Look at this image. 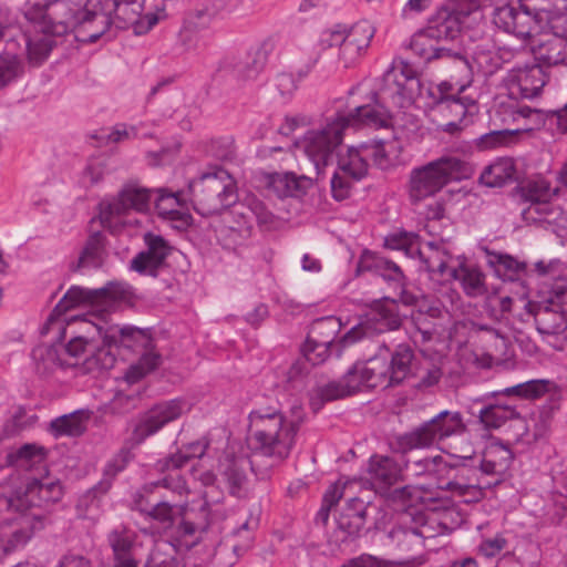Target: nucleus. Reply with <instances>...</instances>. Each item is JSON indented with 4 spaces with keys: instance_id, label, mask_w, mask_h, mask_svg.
Masks as SVG:
<instances>
[{
    "instance_id": "18",
    "label": "nucleus",
    "mask_w": 567,
    "mask_h": 567,
    "mask_svg": "<svg viewBox=\"0 0 567 567\" xmlns=\"http://www.w3.org/2000/svg\"><path fill=\"white\" fill-rule=\"evenodd\" d=\"M118 332L123 340L132 339L143 348V353L138 361L130 365L125 373V380L128 383H136L146 374L159 367L162 363V355L156 350L155 344L146 330L124 326L118 329Z\"/></svg>"
},
{
    "instance_id": "49",
    "label": "nucleus",
    "mask_w": 567,
    "mask_h": 567,
    "mask_svg": "<svg viewBox=\"0 0 567 567\" xmlns=\"http://www.w3.org/2000/svg\"><path fill=\"white\" fill-rule=\"evenodd\" d=\"M445 468H447V464L440 455L405 461V470L411 476L436 474Z\"/></svg>"
},
{
    "instance_id": "47",
    "label": "nucleus",
    "mask_w": 567,
    "mask_h": 567,
    "mask_svg": "<svg viewBox=\"0 0 567 567\" xmlns=\"http://www.w3.org/2000/svg\"><path fill=\"white\" fill-rule=\"evenodd\" d=\"M104 236L101 233L91 235L82 250L79 262L83 267H100L104 260Z\"/></svg>"
},
{
    "instance_id": "30",
    "label": "nucleus",
    "mask_w": 567,
    "mask_h": 567,
    "mask_svg": "<svg viewBox=\"0 0 567 567\" xmlns=\"http://www.w3.org/2000/svg\"><path fill=\"white\" fill-rule=\"evenodd\" d=\"M415 256L424 264L426 270L432 275H439L442 278H449L451 268L447 264L451 259V254L447 250L444 241H426L415 248Z\"/></svg>"
},
{
    "instance_id": "1",
    "label": "nucleus",
    "mask_w": 567,
    "mask_h": 567,
    "mask_svg": "<svg viewBox=\"0 0 567 567\" xmlns=\"http://www.w3.org/2000/svg\"><path fill=\"white\" fill-rule=\"evenodd\" d=\"M419 80L406 63L392 64L380 79L374 92V105H360L351 112L337 113L324 124L309 130L300 142V147L313 163L319 174L331 161L336 148L342 143L347 127L360 125L385 127L390 123L391 109H404L412 104Z\"/></svg>"
},
{
    "instance_id": "13",
    "label": "nucleus",
    "mask_w": 567,
    "mask_h": 567,
    "mask_svg": "<svg viewBox=\"0 0 567 567\" xmlns=\"http://www.w3.org/2000/svg\"><path fill=\"white\" fill-rule=\"evenodd\" d=\"M478 9L475 0H445L430 18L426 28L441 40H453L463 30L466 20Z\"/></svg>"
},
{
    "instance_id": "4",
    "label": "nucleus",
    "mask_w": 567,
    "mask_h": 567,
    "mask_svg": "<svg viewBox=\"0 0 567 567\" xmlns=\"http://www.w3.org/2000/svg\"><path fill=\"white\" fill-rule=\"evenodd\" d=\"M535 271L540 282L534 300H527L525 311L533 316L540 334H560L567 329V318L563 310L567 298V266L558 259L539 260Z\"/></svg>"
},
{
    "instance_id": "5",
    "label": "nucleus",
    "mask_w": 567,
    "mask_h": 567,
    "mask_svg": "<svg viewBox=\"0 0 567 567\" xmlns=\"http://www.w3.org/2000/svg\"><path fill=\"white\" fill-rule=\"evenodd\" d=\"M473 167L470 163L455 157L443 156L414 168L410 175L409 196L412 203H420L434 196L453 181L472 177Z\"/></svg>"
},
{
    "instance_id": "32",
    "label": "nucleus",
    "mask_w": 567,
    "mask_h": 567,
    "mask_svg": "<svg viewBox=\"0 0 567 567\" xmlns=\"http://www.w3.org/2000/svg\"><path fill=\"white\" fill-rule=\"evenodd\" d=\"M155 209L162 219L172 221L174 228L181 229L189 225L190 216L184 210L177 194L157 189Z\"/></svg>"
},
{
    "instance_id": "6",
    "label": "nucleus",
    "mask_w": 567,
    "mask_h": 567,
    "mask_svg": "<svg viewBox=\"0 0 567 567\" xmlns=\"http://www.w3.org/2000/svg\"><path fill=\"white\" fill-rule=\"evenodd\" d=\"M189 192L193 207L202 216L218 214L237 199L235 181L221 167L203 173L189 184Z\"/></svg>"
},
{
    "instance_id": "10",
    "label": "nucleus",
    "mask_w": 567,
    "mask_h": 567,
    "mask_svg": "<svg viewBox=\"0 0 567 567\" xmlns=\"http://www.w3.org/2000/svg\"><path fill=\"white\" fill-rule=\"evenodd\" d=\"M522 197L528 206L522 210V217L526 223L555 224L563 226L566 216L561 208L554 205L550 199L556 189L543 177L527 181L520 187Z\"/></svg>"
},
{
    "instance_id": "57",
    "label": "nucleus",
    "mask_w": 567,
    "mask_h": 567,
    "mask_svg": "<svg viewBox=\"0 0 567 567\" xmlns=\"http://www.w3.org/2000/svg\"><path fill=\"white\" fill-rule=\"evenodd\" d=\"M22 72V65L16 54L0 55V89L14 81Z\"/></svg>"
},
{
    "instance_id": "35",
    "label": "nucleus",
    "mask_w": 567,
    "mask_h": 567,
    "mask_svg": "<svg viewBox=\"0 0 567 567\" xmlns=\"http://www.w3.org/2000/svg\"><path fill=\"white\" fill-rule=\"evenodd\" d=\"M486 264L494 270L495 275L504 281L518 280L526 270V264L519 261L508 254L497 252L484 248Z\"/></svg>"
},
{
    "instance_id": "37",
    "label": "nucleus",
    "mask_w": 567,
    "mask_h": 567,
    "mask_svg": "<svg viewBox=\"0 0 567 567\" xmlns=\"http://www.w3.org/2000/svg\"><path fill=\"white\" fill-rule=\"evenodd\" d=\"M437 41L440 40L432 35L425 27L412 35L409 48L416 56L426 63L440 61L441 58H445L447 54L445 47L436 45Z\"/></svg>"
},
{
    "instance_id": "27",
    "label": "nucleus",
    "mask_w": 567,
    "mask_h": 567,
    "mask_svg": "<svg viewBox=\"0 0 567 567\" xmlns=\"http://www.w3.org/2000/svg\"><path fill=\"white\" fill-rule=\"evenodd\" d=\"M237 206L223 213L221 224L216 227L220 244L227 249H236L246 245L252 234V223L248 218L236 216Z\"/></svg>"
},
{
    "instance_id": "48",
    "label": "nucleus",
    "mask_w": 567,
    "mask_h": 567,
    "mask_svg": "<svg viewBox=\"0 0 567 567\" xmlns=\"http://www.w3.org/2000/svg\"><path fill=\"white\" fill-rule=\"evenodd\" d=\"M514 413L515 411L509 406L488 405L480 411L478 424L483 430L499 429Z\"/></svg>"
},
{
    "instance_id": "2",
    "label": "nucleus",
    "mask_w": 567,
    "mask_h": 567,
    "mask_svg": "<svg viewBox=\"0 0 567 567\" xmlns=\"http://www.w3.org/2000/svg\"><path fill=\"white\" fill-rule=\"evenodd\" d=\"M144 3L145 0H86L82 8L73 10L65 0H29L27 14L47 16L54 21V33L65 34L72 29L78 41L94 43L101 38L110 39L113 27H132L135 34L148 32L158 18L155 13L143 16Z\"/></svg>"
},
{
    "instance_id": "23",
    "label": "nucleus",
    "mask_w": 567,
    "mask_h": 567,
    "mask_svg": "<svg viewBox=\"0 0 567 567\" xmlns=\"http://www.w3.org/2000/svg\"><path fill=\"white\" fill-rule=\"evenodd\" d=\"M504 82L512 99H533L544 87L546 75L539 65L532 64L512 69Z\"/></svg>"
},
{
    "instance_id": "14",
    "label": "nucleus",
    "mask_w": 567,
    "mask_h": 567,
    "mask_svg": "<svg viewBox=\"0 0 567 567\" xmlns=\"http://www.w3.org/2000/svg\"><path fill=\"white\" fill-rule=\"evenodd\" d=\"M151 190L136 183H128L123 186L118 195L112 199L103 200L100 204V220L103 227L113 229L116 219L133 209L145 212L148 209Z\"/></svg>"
},
{
    "instance_id": "33",
    "label": "nucleus",
    "mask_w": 567,
    "mask_h": 567,
    "mask_svg": "<svg viewBox=\"0 0 567 567\" xmlns=\"http://www.w3.org/2000/svg\"><path fill=\"white\" fill-rule=\"evenodd\" d=\"M401 466L389 456L372 455L369 460L368 474L371 482L380 487L386 488L401 478Z\"/></svg>"
},
{
    "instance_id": "34",
    "label": "nucleus",
    "mask_w": 567,
    "mask_h": 567,
    "mask_svg": "<svg viewBox=\"0 0 567 567\" xmlns=\"http://www.w3.org/2000/svg\"><path fill=\"white\" fill-rule=\"evenodd\" d=\"M513 461L511 449L499 442H491L483 451L481 472L486 475L502 476Z\"/></svg>"
},
{
    "instance_id": "28",
    "label": "nucleus",
    "mask_w": 567,
    "mask_h": 567,
    "mask_svg": "<svg viewBox=\"0 0 567 567\" xmlns=\"http://www.w3.org/2000/svg\"><path fill=\"white\" fill-rule=\"evenodd\" d=\"M136 533L125 526L112 529L107 535V543L112 549L111 567H138L136 557Z\"/></svg>"
},
{
    "instance_id": "12",
    "label": "nucleus",
    "mask_w": 567,
    "mask_h": 567,
    "mask_svg": "<svg viewBox=\"0 0 567 567\" xmlns=\"http://www.w3.org/2000/svg\"><path fill=\"white\" fill-rule=\"evenodd\" d=\"M548 17L549 13L546 11L533 14L528 10L505 4L494 9L493 22L497 28L530 45L537 33L544 29V22Z\"/></svg>"
},
{
    "instance_id": "8",
    "label": "nucleus",
    "mask_w": 567,
    "mask_h": 567,
    "mask_svg": "<svg viewBox=\"0 0 567 567\" xmlns=\"http://www.w3.org/2000/svg\"><path fill=\"white\" fill-rule=\"evenodd\" d=\"M127 295V286L118 282H109L106 286L97 289H87L82 287H71L64 297L56 303L52 313L48 318L47 324L62 328L63 322L58 319L59 316L69 309L79 306H91L99 312V318L104 319L107 309L116 300H122Z\"/></svg>"
},
{
    "instance_id": "11",
    "label": "nucleus",
    "mask_w": 567,
    "mask_h": 567,
    "mask_svg": "<svg viewBox=\"0 0 567 567\" xmlns=\"http://www.w3.org/2000/svg\"><path fill=\"white\" fill-rule=\"evenodd\" d=\"M370 162L380 168H386L391 161L381 141H371L358 146H350L338 156V169L352 181L367 176Z\"/></svg>"
},
{
    "instance_id": "50",
    "label": "nucleus",
    "mask_w": 567,
    "mask_h": 567,
    "mask_svg": "<svg viewBox=\"0 0 567 567\" xmlns=\"http://www.w3.org/2000/svg\"><path fill=\"white\" fill-rule=\"evenodd\" d=\"M437 102L450 110L456 117L462 120L475 109V102L470 97L460 96L461 93L450 91L445 94L439 93Z\"/></svg>"
},
{
    "instance_id": "64",
    "label": "nucleus",
    "mask_w": 567,
    "mask_h": 567,
    "mask_svg": "<svg viewBox=\"0 0 567 567\" xmlns=\"http://www.w3.org/2000/svg\"><path fill=\"white\" fill-rule=\"evenodd\" d=\"M549 429L550 417L547 413H539L537 415H533L526 427L527 441H529V436L534 441L544 439L548 434Z\"/></svg>"
},
{
    "instance_id": "56",
    "label": "nucleus",
    "mask_w": 567,
    "mask_h": 567,
    "mask_svg": "<svg viewBox=\"0 0 567 567\" xmlns=\"http://www.w3.org/2000/svg\"><path fill=\"white\" fill-rule=\"evenodd\" d=\"M245 461H228L227 466L225 467L223 475L228 484L229 492L233 495H239L246 483V474L244 467Z\"/></svg>"
},
{
    "instance_id": "29",
    "label": "nucleus",
    "mask_w": 567,
    "mask_h": 567,
    "mask_svg": "<svg viewBox=\"0 0 567 567\" xmlns=\"http://www.w3.org/2000/svg\"><path fill=\"white\" fill-rule=\"evenodd\" d=\"M121 328L118 326L110 327L103 336V343L101 346L90 344L89 355L83 361L85 372L93 373L113 368L116 357L112 346L124 341L120 337L118 329Z\"/></svg>"
},
{
    "instance_id": "16",
    "label": "nucleus",
    "mask_w": 567,
    "mask_h": 567,
    "mask_svg": "<svg viewBox=\"0 0 567 567\" xmlns=\"http://www.w3.org/2000/svg\"><path fill=\"white\" fill-rule=\"evenodd\" d=\"M373 34V29L368 22H359L349 30L328 32L323 42L329 47H338L339 61L349 68L367 52Z\"/></svg>"
},
{
    "instance_id": "24",
    "label": "nucleus",
    "mask_w": 567,
    "mask_h": 567,
    "mask_svg": "<svg viewBox=\"0 0 567 567\" xmlns=\"http://www.w3.org/2000/svg\"><path fill=\"white\" fill-rule=\"evenodd\" d=\"M14 518L0 534L4 539V546L11 553L24 547L37 532L44 528V516L38 511L28 513Z\"/></svg>"
},
{
    "instance_id": "62",
    "label": "nucleus",
    "mask_w": 567,
    "mask_h": 567,
    "mask_svg": "<svg viewBox=\"0 0 567 567\" xmlns=\"http://www.w3.org/2000/svg\"><path fill=\"white\" fill-rule=\"evenodd\" d=\"M110 173L109 161L104 157L90 159L83 172L84 183L95 185L103 181L104 176Z\"/></svg>"
},
{
    "instance_id": "44",
    "label": "nucleus",
    "mask_w": 567,
    "mask_h": 567,
    "mask_svg": "<svg viewBox=\"0 0 567 567\" xmlns=\"http://www.w3.org/2000/svg\"><path fill=\"white\" fill-rule=\"evenodd\" d=\"M32 359L39 373H49L55 368H66L75 365L61 358L59 348L51 344H39L32 350Z\"/></svg>"
},
{
    "instance_id": "9",
    "label": "nucleus",
    "mask_w": 567,
    "mask_h": 567,
    "mask_svg": "<svg viewBox=\"0 0 567 567\" xmlns=\"http://www.w3.org/2000/svg\"><path fill=\"white\" fill-rule=\"evenodd\" d=\"M465 430L466 425L460 412L444 410L415 430L401 435L398 444L403 452L429 447L450 436L461 435Z\"/></svg>"
},
{
    "instance_id": "63",
    "label": "nucleus",
    "mask_w": 567,
    "mask_h": 567,
    "mask_svg": "<svg viewBox=\"0 0 567 567\" xmlns=\"http://www.w3.org/2000/svg\"><path fill=\"white\" fill-rule=\"evenodd\" d=\"M156 486H162L181 498H187L190 489L186 480L178 473H168L161 481L155 483Z\"/></svg>"
},
{
    "instance_id": "31",
    "label": "nucleus",
    "mask_w": 567,
    "mask_h": 567,
    "mask_svg": "<svg viewBox=\"0 0 567 567\" xmlns=\"http://www.w3.org/2000/svg\"><path fill=\"white\" fill-rule=\"evenodd\" d=\"M357 270L358 272H374L385 280L394 282L396 286H402L405 280L403 271L396 264L369 250L362 252Z\"/></svg>"
},
{
    "instance_id": "58",
    "label": "nucleus",
    "mask_w": 567,
    "mask_h": 567,
    "mask_svg": "<svg viewBox=\"0 0 567 567\" xmlns=\"http://www.w3.org/2000/svg\"><path fill=\"white\" fill-rule=\"evenodd\" d=\"M145 250L152 255L155 260L159 261L162 266L165 265L166 258L172 252V246L166 239L159 235L153 233H146L144 235Z\"/></svg>"
},
{
    "instance_id": "15",
    "label": "nucleus",
    "mask_w": 567,
    "mask_h": 567,
    "mask_svg": "<svg viewBox=\"0 0 567 567\" xmlns=\"http://www.w3.org/2000/svg\"><path fill=\"white\" fill-rule=\"evenodd\" d=\"M189 409L190 405L184 399H173L155 404L138 416L132 433L133 441L136 444L143 443L166 424L179 419Z\"/></svg>"
},
{
    "instance_id": "52",
    "label": "nucleus",
    "mask_w": 567,
    "mask_h": 567,
    "mask_svg": "<svg viewBox=\"0 0 567 567\" xmlns=\"http://www.w3.org/2000/svg\"><path fill=\"white\" fill-rule=\"evenodd\" d=\"M267 187L278 197L295 196L298 190V181L291 173L272 174L267 178Z\"/></svg>"
},
{
    "instance_id": "20",
    "label": "nucleus",
    "mask_w": 567,
    "mask_h": 567,
    "mask_svg": "<svg viewBox=\"0 0 567 567\" xmlns=\"http://www.w3.org/2000/svg\"><path fill=\"white\" fill-rule=\"evenodd\" d=\"M29 0L25 4V10H28ZM25 18L33 23V30L30 34H24L23 39L27 44V52L29 61L33 64H41L50 54L53 45L55 44V37H60L61 34H56L51 31V25L53 24V19H50L47 16H40L38 18H30L24 11Z\"/></svg>"
},
{
    "instance_id": "3",
    "label": "nucleus",
    "mask_w": 567,
    "mask_h": 567,
    "mask_svg": "<svg viewBox=\"0 0 567 567\" xmlns=\"http://www.w3.org/2000/svg\"><path fill=\"white\" fill-rule=\"evenodd\" d=\"M292 411L295 416L290 420L272 408H260L249 413V441L255 451L250 461L252 470L259 466L260 457H268V466H274L290 454L302 422L301 408Z\"/></svg>"
},
{
    "instance_id": "51",
    "label": "nucleus",
    "mask_w": 567,
    "mask_h": 567,
    "mask_svg": "<svg viewBox=\"0 0 567 567\" xmlns=\"http://www.w3.org/2000/svg\"><path fill=\"white\" fill-rule=\"evenodd\" d=\"M340 324L334 317H326L317 320L307 339L312 341L323 342L329 346H334V339Z\"/></svg>"
},
{
    "instance_id": "26",
    "label": "nucleus",
    "mask_w": 567,
    "mask_h": 567,
    "mask_svg": "<svg viewBox=\"0 0 567 567\" xmlns=\"http://www.w3.org/2000/svg\"><path fill=\"white\" fill-rule=\"evenodd\" d=\"M391 544L404 557L396 561L400 566H416L422 564L417 554L423 549L426 537L424 527H403L392 528L388 534Z\"/></svg>"
},
{
    "instance_id": "45",
    "label": "nucleus",
    "mask_w": 567,
    "mask_h": 567,
    "mask_svg": "<svg viewBox=\"0 0 567 567\" xmlns=\"http://www.w3.org/2000/svg\"><path fill=\"white\" fill-rule=\"evenodd\" d=\"M145 567H184L176 547L165 540L155 543Z\"/></svg>"
},
{
    "instance_id": "25",
    "label": "nucleus",
    "mask_w": 567,
    "mask_h": 567,
    "mask_svg": "<svg viewBox=\"0 0 567 567\" xmlns=\"http://www.w3.org/2000/svg\"><path fill=\"white\" fill-rule=\"evenodd\" d=\"M446 56L440 61L449 68L450 79L437 85L439 93L445 94L450 91L464 92L473 82V66L467 56L450 48L445 49Z\"/></svg>"
},
{
    "instance_id": "54",
    "label": "nucleus",
    "mask_w": 567,
    "mask_h": 567,
    "mask_svg": "<svg viewBox=\"0 0 567 567\" xmlns=\"http://www.w3.org/2000/svg\"><path fill=\"white\" fill-rule=\"evenodd\" d=\"M447 475H449V480L440 485L441 488L443 489H446V491H457V485H467L470 483H473V482H478L477 481V473L475 470L473 468H470L465 465H461V466H451L449 467L447 466Z\"/></svg>"
},
{
    "instance_id": "38",
    "label": "nucleus",
    "mask_w": 567,
    "mask_h": 567,
    "mask_svg": "<svg viewBox=\"0 0 567 567\" xmlns=\"http://www.w3.org/2000/svg\"><path fill=\"white\" fill-rule=\"evenodd\" d=\"M192 474L196 480L200 481L203 485L207 487V489L204 492L205 504L203 509L206 511L210 516V520L215 522L225 518L226 512L218 505L223 493L218 491V488L214 485V473L210 471H205L198 474V470L193 466Z\"/></svg>"
},
{
    "instance_id": "60",
    "label": "nucleus",
    "mask_w": 567,
    "mask_h": 567,
    "mask_svg": "<svg viewBox=\"0 0 567 567\" xmlns=\"http://www.w3.org/2000/svg\"><path fill=\"white\" fill-rule=\"evenodd\" d=\"M130 267L140 275L156 277L164 266L144 249L131 260Z\"/></svg>"
},
{
    "instance_id": "43",
    "label": "nucleus",
    "mask_w": 567,
    "mask_h": 567,
    "mask_svg": "<svg viewBox=\"0 0 567 567\" xmlns=\"http://www.w3.org/2000/svg\"><path fill=\"white\" fill-rule=\"evenodd\" d=\"M236 216L248 218L252 223V218L260 226H271L275 221V215L267 208L265 203L255 195H247L240 203L236 204Z\"/></svg>"
},
{
    "instance_id": "53",
    "label": "nucleus",
    "mask_w": 567,
    "mask_h": 567,
    "mask_svg": "<svg viewBox=\"0 0 567 567\" xmlns=\"http://www.w3.org/2000/svg\"><path fill=\"white\" fill-rule=\"evenodd\" d=\"M547 385L548 382L545 380H530L505 388L501 393L507 396H518L524 399L537 398L547 391Z\"/></svg>"
},
{
    "instance_id": "22",
    "label": "nucleus",
    "mask_w": 567,
    "mask_h": 567,
    "mask_svg": "<svg viewBox=\"0 0 567 567\" xmlns=\"http://www.w3.org/2000/svg\"><path fill=\"white\" fill-rule=\"evenodd\" d=\"M362 385H365L363 380V367L353 365L342 377L341 380L331 381L327 384L318 386L310 399V404L313 410H319L324 402H330L343 399L357 392Z\"/></svg>"
},
{
    "instance_id": "42",
    "label": "nucleus",
    "mask_w": 567,
    "mask_h": 567,
    "mask_svg": "<svg viewBox=\"0 0 567 567\" xmlns=\"http://www.w3.org/2000/svg\"><path fill=\"white\" fill-rule=\"evenodd\" d=\"M236 216L248 218L252 223V218L260 226H271L275 221V215L267 208L265 203L255 195H247L240 203L236 204Z\"/></svg>"
},
{
    "instance_id": "36",
    "label": "nucleus",
    "mask_w": 567,
    "mask_h": 567,
    "mask_svg": "<svg viewBox=\"0 0 567 567\" xmlns=\"http://www.w3.org/2000/svg\"><path fill=\"white\" fill-rule=\"evenodd\" d=\"M449 278L460 281L463 291L468 297H481L487 292L485 275L476 266L462 264L456 268H451Z\"/></svg>"
},
{
    "instance_id": "55",
    "label": "nucleus",
    "mask_w": 567,
    "mask_h": 567,
    "mask_svg": "<svg viewBox=\"0 0 567 567\" xmlns=\"http://www.w3.org/2000/svg\"><path fill=\"white\" fill-rule=\"evenodd\" d=\"M384 245L393 250H404L408 256H415V248L420 245V237L412 233L391 234L385 237Z\"/></svg>"
},
{
    "instance_id": "19",
    "label": "nucleus",
    "mask_w": 567,
    "mask_h": 567,
    "mask_svg": "<svg viewBox=\"0 0 567 567\" xmlns=\"http://www.w3.org/2000/svg\"><path fill=\"white\" fill-rule=\"evenodd\" d=\"M559 19L549 18L530 43L535 56L548 64H566L567 40L566 34L558 33Z\"/></svg>"
},
{
    "instance_id": "41",
    "label": "nucleus",
    "mask_w": 567,
    "mask_h": 567,
    "mask_svg": "<svg viewBox=\"0 0 567 567\" xmlns=\"http://www.w3.org/2000/svg\"><path fill=\"white\" fill-rule=\"evenodd\" d=\"M515 173L513 159L503 157L485 167L480 176V181L488 187H502L514 179Z\"/></svg>"
},
{
    "instance_id": "39",
    "label": "nucleus",
    "mask_w": 567,
    "mask_h": 567,
    "mask_svg": "<svg viewBox=\"0 0 567 567\" xmlns=\"http://www.w3.org/2000/svg\"><path fill=\"white\" fill-rule=\"evenodd\" d=\"M91 416L89 410H76L72 413L61 415L50 423V432L55 436H79L86 427Z\"/></svg>"
},
{
    "instance_id": "7",
    "label": "nucleus",
    "mask_w": 567,
    "mask_h": 567,
    "mask_svg": "<svg viewBox=\"0 0 567 567\" xmlns=\"http://www.w3.org/2000/svg\"><path fill=\"white\" fill-rule=\"evenodd\" d=\"M379 352L371 357L363 367V380L367 386H390L400 384L412 373L414 351L409 344H399L391 353L389 348L381 343Z\"/></svg>"
},
{
    "instance_id": "59",
    "label": "nucleus",
    "mask_w": 567,
    "mask_h": 567,
    "mask_svg": "<svg viewBox=\"0 0 567 567\" xmlns=\"http://www.w3.org/2000/svg\"><path fill=\"white\" fill-rule=\"evenodd\" d=\"M473 62L476 64L478 70L485 74L494 73L501 65V59L498 54L492 49L478 45L473 54Z\"/></svg>"
},
{
    "instance_id": "61",
    "label": "nucleus",
    "mask_w": 567,
    "mask_h": 567,
    "mask_svg": "<svg viewBox=\"0 0 567 567\" xmlns=\"http://www.w3.org/2000/svg\"><path fill=\"white\" fill-rule=\"evenodd\" d=\"M331 347L323 342L312 341V339H307L303 347L302 353L309 363L312 365H318L323 363L331 353Z\"/></svg>"
},
{
    "instance_id": "40",
    "label": "nucleus",
    "mask_w": 567,
    "mask_h": 567,
    "mask_svg": "<svg viewBox=\"0 0 567 567\" xmlns=\"http://www.w3.org/2000/svg\"><path fill=\"white\" fill-rule=\"evenodd\" d=\"M365 524V506L358 498H351L348 507L337 518L338 528L348 537L357 536Z\"/></svg>"
},
{
    "instance_id": "21",
    "label": "nucleus",
    "mask_w": 567,
    "mask_h": 567,
    "mask_svg": "<svg viewBox=\"0 0 567 567\" xmlns=\"http://www.w3.org/2000/svg\"><path fill=\"white\" fill-rule=\"evenodd\" d=\"M401 326L399 315L391 308H381L371 312L365 319L352 327L342 338L344 346L352 344L363 338L396 330Z\"/></svg>"
},
{
    "instance_id": "46",
    "label": "nucleus",
    "mask_w": 567,
    "mask_h": 567,
    "mask_svg": "<svg viewBox=\"0 0 567 567\" xmlns=\"http://www.w3.org/2000/svg\"><path fill=\"white\" fill-rule=\"evenodd\" d=\"M268 61V52L265 48H258L250 52L245 62L237 65L236 76L243 81L256 80L262 72Z\"/></svg>"
},
{
    "instance_id": "17",
    "label": "nucleus",
    "mask_w": 567,
    "mask_h": 567,
    "mask_svg": "<svg viewBox=\"0 0 567 567\" xmlns=\"http://www.w3.org/2000/svg\"><path fill=\"white\" fill-rule=\"evenodd\" d=\"M63 496V488L58 480L44 477L32 480L22 489L17 491L9 499L8 506L16 512L28 509L42 513L39 507L59 502Z\"/></svg>"
}]
</instances>
